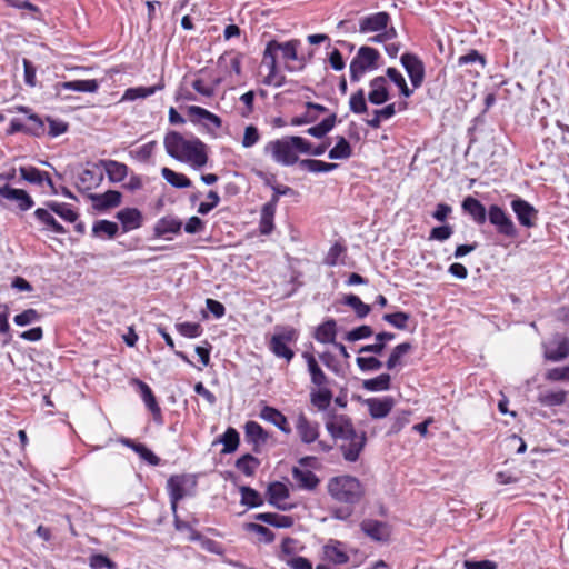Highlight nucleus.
Segmentation results:
<instances>
[{
    "label": "nucleus",
    "instance_id": "obj_1",
    "mask_svg": "<svg viewBox=\"0 0 569 569\" xmlns=\"http://www.w3.org/2000/svg\"><path fill=\"white\" fill-rule=\"evenodd\" d=\"M327 490L329 496L341 507L332 509V517L338 520H348L358 505L365 497V487L359 479L352 476H336L328 480Z\"/></svg>",
    "mask_w": 569,
    "mask_h": 569
},
{
    "label": "nucleus",
    "instance_id": "obj_2",
    "mask_svg": "<svg viewBox=\"0 0 569 569\" xmlns=\"http://www.w3.org/2000/svg\"><path fill=\"white\" fill-rule=\"evenodd\" d=\"M326 429L335 440L343 441L340 450L346 461L355 462L359 459L367 442L366 432L358 433L348 416L329 412Z\"/></svg>",
    "mask_w": 569,
    "mask_h": 569
},
{
    "label": "nucleus",
    "instance_id": "obj_3",
    "mask_svg": "<svg viewBox=\"0 0 569 569\" xmlns=\"http://www.w3.org/2000/svg\"><path fill=\"white\" fill-rule=\"evenodd\" d=\"M163 144L173 159L190 162L198 168L207 163L206 144L198 138L186 139L181 133L170 131L166 134Z\"/></svg>",
    "mask_w": 569,
    "mask_h": 569
},
{
    "label": "nucleus",
    "instance_id": "obj_4",
    "mask_svg": "<svg viewBox=\"0 0 569 569\" xmlns=\"http://www.w3.org/2000/svg\"><path fill=\"white\" fill-rule=\"evenodd\" d=\"M295 140H302V137L287 136L282 139L270 141L264 147V151L270 152L277 163L286 167L293 166L300 161L297 156L299 147Z\"/></svg>",
    "mask_w": 569,
    "mask_h": 569
},
{
    "label": "nucleus",
    "instance_id": "obj_5",
    "mask_svg": "<svg viewBox=\"0 0 569 569\" xmlns=\"http://www.w3.org/2000/svg\"><path fill=\"white\" fill-rule=\"evenodd\" d=\"M379 59L380 53L377 49L368 46L360 47L350 62V80L358 82L367 72L376 70Z\"/></svg>",
    "mask_w": 569,
    "mask_h": 569
},
{
    "label": "nucleus",
    "instance_id": "obj_6",
    "mask_svg": "<svg viewBox=\"0 0 569 569\" xmlns=\"http://www.w3.org/2000/svg\"><path fill=\"white\" fill-rule=\"evenodd\" d=\"M196 487L197 479L191 475H173L167 480L166 488L173 513H176L180 500L194 495Z\"/></svg>",
    "mask_w": 569,
    "mask_h": 569
},
{
    "label": "nucleus",
    "instance_id": "obj_7",
    "mask_svg": "<svg viewBox=\"0 0 569 569\" xmlns=\"http://www.w3.org/2000/svg\"><path fill=\"white\" fill-rule=\"evenodd\" d=\"M300 46V41L298 39H292L286 42H279L277 40L268 41L263 54L270 59H278V53H281V58L284 61H299L300 67L299 70H302L307 63L306 57L298 56V48Z\"/></svg>",
    "mask_w": 569,
    "mask_h": 569
},
{
    "label": "nucleus",
    "instance_id": "obj_8",
    "mask_svg": "<svg viewBox=\"0 0 569 569\" xmlns=\"http://www.w3.org/2000/svg\"><path fill=\"white\" fill-rule=\"evenodd\" d=\"M298 331L295 328H282L281 331L276 332L271 337L269 349L276 357L283 358L287 362H290L295 357V352L289 345L295 343L298 340Z\"/></svg>",
    "mask_w": 569,
    "mask_h": 569
},
{
    "label": "nucleus",
    "instance_id": "obj_9",
    "mask_svg": "<svg viewBox=\"0 0 569 569\" xmlns=\"http://www.w3.org/2000/svg\"><path fill=\"white\" fill-rule=\"evenodd\" d=\"M489 222L496 228L497 232L506 238H516L518 230L510 216L498 204H491L488 209Z\"/></svg>",
    "mask_w": 569,
    "mask_h": 569
},
{
    "label": "nucleus",
    "instance_id": "obj_10",
    "mask_svg": "<svg viewBox=\"0 0 569 569\" xmlns=\"http://www.w3.org/2000/svg\"><path fill=\"white\" fill-rule=\"evenodd\" d=\"M7 201L14 202L17 209L22 212L30 210L34 206V200L26 190L13 188L8 183L0 187V206L7 208Z\"/></svg>",
    "mask_w": 569,
    "mask_h": 569
},
{
    "label": "nucleus",
    "instance_id": "obj_11",
    "mask_svg": "<svg viewBox=\"0 0 569 569\" xmlns=\"http://www.w3.org/2000/svg\"><path fill=\"white\" fill-rule=\"evenodd\" d=\"M400 62L410 79L412 89L420 88L426 74L423 61L416 53L405 52L400 57Z\"/></svg>",
    "mask_w": 569,
    "mask_h": 569
},
{
    "label": "nucleus",
    "instance_id": "obj_12",
    "mask_svg": "<svg viewBox=\"0 0 569 569\" xmlns=\"http://www.w3.org/2000/svg\"><path fill=\"white\" fill-rule=\"evenodd\" d=\"M511 209L515 212L518 222L525 228H533L538 220V210L527 200L515 197L511 200Z\"/></svg>",
    "mask_w": 569,
    "mask_h": 569
},
{
    "label": "nucleus",
    "instance_id": "obj_13",
    "mask_svg": "<svg viewBox=\"0 0 569 569\" xmlns=\"http://www.w3.org/2000/svg\"><path fill=\"white\" fill-rule=\"evenodd\" d=\"M217 69L223 72L224 76L216 77V86L222 81L226 76H240L241 73V54L234 51L226 52L219 57L217 61Z\"/></svg>",
    "mask_w": 569,
    "mask_h": 569
},
{
    "label": "nucleus",
    "instance_id": "obj_14",
    "mask_svg": "<svg viewBox=\"0 0 569 569\" xmlns=\"http://www.w3.org/2000/svg\"><path fill=\"white\" fill-rule=\"evenodd\" d=\"M543 356L549 361H561L569 356V338L556 335L549 342L543 343Z\"/></svg>",
    "mask_w": 569,
    "mask_h": 569
},
{
    "label": "nucleus",
    "instance_id": "obj_15",
    "mask_svg": "<svg viewBox=\"0 0 569 569\" xmlns=\"http://www.w3.org/2000/svg\"><path fill=\"white\" fill-rule=\"evenodd\" d=\"M360 528L366 536L377 542H387L391 536L390 526L383 521L363 519L360 523Z\"/></svg>",
    "mask_w": 569,
    "mask_h": 569
},
{
    "label": "nucleus",
    "instance_id": "obj_16",
    "mask_svg": "<svg viewBox=\"0 0 569 569\" xmlns=\"http://www.w3.org/2000/svg\"><path fill=\"white\" fill-rule=\"evenodd\" d=\"M19 173L22 180L39 187L46 183L51 189V193H58L54 183L47 171H42L33 166H27L20 167Z\"/></svg>",
    "mask_w": 569,
    "mask_h": 569
},
{
    "label": "nucleus",
    "instance_id": "obj_17",
    "mask_svg": "<svg viewBox=\"0 0 569 569\" xmlns=\"http://www.w3.org/2000/svg\"><path fill=\"white\" fill-rule=\"evenodd\" d=\"M390 22V14L386 11H379L376 13H371L362 17L359 20V32L369 33V32H380L388 28Z\"/></svg>",
    "mask_w": 569,
    "mask_h": 569
},
{
    "label": "nucleus",
    "instance_id": "obj_18",
    "mask_svg": "<svg viewBox=\"0 0 569 569\" xmlns=\"http://www.w3.org/2000/svg\"><path fill=\"white\" fill-rule=\"evenodd\" d=\"M104 179V172L101 167H98V162L92 163L91 168L82 170L78 176L77 187L79 190H92L98 188Z\"/></svg>",
    "mask_w": 569,
    "mask_h": 569
},
{
    "label": "nucleus",
    "instance_id": "obj_19",
    "mask_svg": "<svg viewBox=\"0 0 569 569\" xmlns=\"http://www.w3.org/2000/svg\"><path fill=\"white\" fill-rule=\"evenodd\" d=\"M268 437V432L257 421L250 420L246 422L244 438L247 442L252 445L253 452H260L261 447L266 445Z\"/></svg>",
    "mask_w": 569,
    "mask_h": 569
},
{
    "label": "nucleus",
    "instance_id": "obj_20",
    "mask_svg": "<svg viewBox=\"0 0 569 569\" xmlns=\"http://www.w3.org/2000/svg\"><path fill=\"white\" fill-rule=\"evenodd\" d=\"M372 419L386 418L395 406V399L390 396L383 398H368L365 400Z\"/></svg>",
    "mask_w": 569,
    "mask_h": 569
},
{
    "label": "nucleus",
    "instance_id": "obj_21",
    "mask_svg": "<svg viewBox=\"0 0 569 569\" xmlns=\"http://www.w3.org/2000/svg\"><path fill=\"white\" fill-rule=\"evenodd\" d=\"M369 87L368 100L370 103L381 106L390 99L386 77H375L370 80Z\"/></svg>",
    "mask_w": 569,
    "mask_h": 569
},
{
    "label": "nucleus",
    "instance_id": "obj_22",
    "mask_svg": "<svg viewBox=\"0 0 569 569\" xmlns=\"http://www.w3.org/2000/svg\"><path fill=\"white\" fill-rule=\"evenodd\" d=\"M116 217L120 221L123 232L139 229L143 222L142 213L137 208H123L117 212Z\"/></svg>",
    "mask_w": 569,
    "mask_h": 569
},
{
    "label": "nucleus",
    "instance_id": "obj_23",
    "mask_svg": "<svg viewBox=\"0 0 569 569\" xmlns=\"http://www.w3.org/2000/svg\"><path fill=\"white\" fill-rule=\"evenodd\" d=\"M296 429L303 443H312L319 437V423L311 422L303 413L298 416Z\"/></svg>",
    "mask_w": 569,
    "mask_h": 569
},
{
    "label": "nucleus",
    "instance_id": "obj_24",
    "mask_svg": "<svg viewBox=\"0 0 569 569\" xmlns=\"http://www.w3.org/2000/svg\"><path fill=\"white\" fill-rule=\"evenodd\" d=\"M98 167L107 173L110 182H121L128 176V166L110 159H101L98 161Z\"/></svg>",
    "mask_w": 569,
    "mask_h": 569
},
{
    "label": "nucleus",
    "instance_id": "obj_25",
    "mask_svg": "<svg viewBox=\"0 0 569 569\" xmlns=\"http://www.w3.org/2000/svg\"><path fill=\"white\" fill-rule=\"evenodd\" d=\"M465 213L469 214L477 224H483L488 218L486 207L476 198L468 196L461 203Z\"/></svg>",
    "mask_w": 569,
    "mask_h": 569
},
{
    "label": "nucleus",
    "instance_id": "obj_26",
    "mask_svg": "<svg viewBox=\"0 0 569 569\" xmlns=\"http://www.w3.org/2000/svg\"><path fill=\"white\" fill-rule=\"evenodd\" d=\"M89 198L97 210L104 211L118 207L121 203L122 194L117 190H108L102 194L91 193Z\"/></svg>",
    "mask_w": 569,
    "mask_h": 569
},
{
    "label": "nucleus",
    "instance_id": "obj_27",
    "mask_svg": "<svg viewBox=\"0 0 569 569\" xmlns=\"http://www.w3.org/2000/svg\"><path fill=\"white\" fill-rule=\"evenodd\" d=\"M54 89L57 94H61L63 90L92 93L99 89V82L96 79L64 81L58 82Z\"/></svg>",
    "mask_w": 569,
    "mask_h": 569
},
{
    "label": "nucleus",
    "instance_id": "obj_28",
    "mask_svg": "<svg viewBox=\"0 0 569 569\" xmlns=\"http://www.w3.org/2000/svg\"><path fill=\"white\" fill-rule=\"evenodd\" d=\"M266 493L269 505L280 510H287V507L280 503L289 497V489L284 483L280 481L269 483Z\"/></svg>",
    "mask_w": 569,
    "mask_h": 569
},
{
    "label": "nucleus",
    "instance_id": "obj_29",
    "mask_svg": "<svg viewBox=\"0 0 569 569\" xmlns=\"http://www.w3.org/2000/svg\"><path fill=\"white\" fill-rule=\"evenodd\" d=\"M291 473L298 487L303 490H315L320 482L318 476L308 469L293 467Z\"/></svg>",
    "mask_w": 569,
    "mask_h": 569
},
{
    "label": "nucleus",
    "instance_id": "obj_30",
    "mask_svg": "<svg viewBox=\"0 0 569 569\" xmlns=\"http://www.w3.org/2000/svg\"><path fill=\"white\" fill-rule=\"evenodd\" d=\"M260 418L272 423L284 433L291 432V428L286 416L273 407L264 406L260 411Z\"/></svg>",
    "mask_w": 569,
    "mask_h": 569
},
{
    "label": "nucleus",
    "instance_id": "obj_31",
    "mask_svg": "<svg viewBox=\"0 0 569 569\" xmlns=\"http://www.w3.org/2000/svg\"><path fill=\"white\" fill-rule=\"evenodd\" d=\"M51 212L52 211L47 207L38 208L33 212V216L41 224H43V230H48L57 234H64L67 232L66 228L54 219Z\"/></svg>",
    "mask_w": 569,
    "mask_h": 569
},
{
    "label": "nucleus",
    "instance_id": "obj_32",
    "mask_svg": "<svg viewBox=\"0 0 569 569\" xmlns=\"http://www.w3.org/2000/svg\"><path fill=\"white\" fill-rule=\"evenodd\" d=\"M302 358L307 362L308 372L310 375L311 382L317 387L327 386L329 380L326 373L322 371L320 366L318 365L315 356L308 351L302 353Z\"/></svg>",
    "mask_w": 569,
    "mask_h": 569
},
{
    "label": "nucleus",
    "instance_id": "obj_33",
    "mask_svg": "<svg viewBox=\"0 0 569 569\" xmlns=\"http://www.w3.org/2000/svg\"><path fill=\"white\" fill-rule=\"evenodd\" d=\"M337 336V322L335 319L329 318L320 323L313 333V338L323 345L333 343Z\"/></svg>",
    "mask_w": 569,
    "mask_h": 569
},
{
    "label": "nucleus",
    "instance_id": "obj_34",
    "mask_svg": "<svg viewBox=\"0 0 569 569\" xmlns=\"http://www.w3.org/2000/svg\"><path fill=\"white\" fill-rule=\"evenodd\" d=\"M262 64L268 68V74L263 79L266 86L280 88L286 83V77L278 70V61L263 54Z\"/></svg>",
    "mask_w": 569,
    "mask_h": 569
},
{
    "label": "nucleus",
    "instance_id": "obj_35",
    "mask_svg": "<svg viewBox=\"0 0 569 569\" xmlns=\"http://www.w3.org/2000/svg\"><path fill=\"white\" fill-rule=\"evenodd\" d=\"M254 519L276 528H290L295 523L293 518L291 516H284L273 512L256 513Z\"/></svg>",
    "mask_w": 569,
    "mask_h": 569
},
{
    "label": "nucleus",
    "instance_id": "obj_36",
    "mask_svg": "<svg viewBox=\"0 0 569 569\" xmlns=\"http://www.w3.org/2000/svg\"><path fill=\"white\" fill-rule=\"evenodd\" d=\"M332 397L333 393L327 386L318 387L317 390L310 392V402L319 411H326L331 403Z\"/></svg>",
    "mask_w": 569,
    "mask_h": 569
},
{
    "label": "nucleus",
    "instance_id": "obj_37",
    "mask_svg": "<svg viewBox=\"0 0 569 569\" xmlns=\"http://www.w3.org/2000/svg\"><path fill=\"white\" fill-rule=\"evenodd\" d=\"M396 338V335L388 331H382L376 335V342L372 345H365L359 348V353H373L381 355L386 348V343Z\"/></svg>",
    "mask_w": 569,
    "mask_h": 569
},
{
    "label": "nucleus",
    "instance_id": "obj_38",
    "mask_svg": "<svg viewBox=\"0 0 569 569\" xmlns=\"http://www.w3.org/2000/svg\"><path fill=\"white\" fill-rule=\"evenodd\" d=\"M191 87L200 94L211 97L213 94V79L210 77V72L200 70L192 80Z\"/></svg>",
    "mask_w": 569,
    "mask_h": 569
},
{
    "label": "nucleus",
    "instance_id": "obj_39",
    "mask_svg": "<svg viewBox=\"0 0 569 569\" xmlns=\"http://www.w3.org/2000/svg\"><path fill=\"white\" fill-rule=\"evenodd\" d=\"M341 542L335 541L333 543L323 547V557L326 560L333 565H345L349 561V556L340 549Z\"/></svg>",
    "mask_w": 569,
    "mask_h": 569
},
{
    "label": "nucleus",
    "instance_id": "obj_40",
    "mask_svg": "<svg viewBox=\"0 0 569 569\" xmlns=\"http://www.w3.org/2000/svg\"><path fill=\"white\" fill-rule=\"evenodd\" d=\"M372 113L373 117L371 119H367L366 123L372 129H379L383 120H388L397 113L396 103H389L381 109H375Z\"/></svg>",
    "mask_w": 569,
    "mask_h": 569
},
{
    "label": "nucleus",
    "instance_id": "obj_41",
    "mask_svg": "<svg viewBox=\"0 0 569 569\" xmlns=\"http://www.w3.org/2000/svg\"><path fill=\"white\" fill-rule=\"evenodd\" d=\"M299 167L313 173H327L336 170L338 168V163L325 162L316 159H302L299 161Z\"/></svg>",
    "mask_w": 569,
    "mask_h": 569
},
{
    "label": "nucleus",
    "instance_id": "obj_42",
    "mask_svg": "<svg viewBox=\"0 0 569 569\" xmlns=\"http://www.w3.org/2000/svg\"><path fill=\"white\" fill-rule=\"evenodd\" d=\"M182 222L173 217H163L154 226V234L163 237L167 233H178L181 230Z\"/></svg>",
    "mask_w": 569,
    "mask_h": 569
},
{
    "label": "nucleus",
    "instance_id": "obj_43",
    "mask_svg": "<svg viewBox=\"0 0 569 569\" xmlns=\"http://www.w3.org/2000/svg\"><path fill=\"white\" fill-rule=\"evenodd\" d=\"M44 204L64 221L76 222L78 219V213L68 203L50 200L46 201Z\"/></svg>",
    "mask_w": 569,
    "mask_h": 569
},
{
    "label": "nucleus",
    "instance_id": "obj_44",
    "mask_svg": "<svg viewBox=\"0 0 569 569\" xmlns=\"http://www.w3.org/2000/svg\"><path fill=\"white\" fill-rule=\"evenodd\" d=\"M134 383L140 390L141 398L147 408L156 416L161 413V409L157 402V399L152 392V389L143 381L134 379Z\"/></svg>",
    "mask_w": 569,
    "mask_h": 569
},
{
    "label": "nucleus",
    "instance_id": "obj_45",
    "mask_svg": "<svg viewBox=\"0 0 569 569\" xmlns=\"http://www.w3.org/2000/svg\"><path fill=\"white\" fill-rule=\"evenodd\" d=\"M352 156V148L350 142L342 136L337 137V142L333 148L328 152V158L331 160L349 159Z\"/></svg>",
    "mask_w": 569,
    "mask_h": 569
},
{
    "label": "nucleus",
    "instance_id": "obj_46",
    "mask_svg": "<svg viewBox=\"0 0 569 569\" xmlns=\"http://www.w3.org/2000/svg\"><path fill=\"white\" fill-rule=\"evenodd\" d=\"M413 349L412 343L406 341L397 345L390 352L386 367L388 370H392L398 366H401V358Z\"/></svg>",
    "mask_w": 569,
    "mask_h": 569
},
{
    "label": "nucleus",
    "instance_id": "obj_47",
    "mask_svg": "<svg viewBox=\"0 0 569 569\" xmlns=\"http://www.w3.org/2000/svg\"><path fill=\"white\" fill-rule=\"evenodd\" d=\"M239 491L241 493L240 503L247 506L248 508H258L261 507L264 502L261 495L249 486L239 487Z\"/></svg>",
    "mask_w": 569,
    "mask_h": 569
},
{
    "label": "nucleus",
    "instance_id": "obj_48",
    "mask_svg": "<svg viewBox=\"0 0 569 569\" xmlns=\"http://www.w3.org/2000/svg\"><path fill=\"white\" fill-rule=\"evenodd\" d=\"M337 123V114L331 113L329 117L325 118L322 121H320L318 124L310 127L307 129V133L321 139L327 136L336 126Z\"/></svg>",
    "mask_w": 569,
    "mask_h": 569
},
{
    "label": "nucleus",
    "instance_id": "obj_49",
    "mask_svg": "<svg viewBox=\"0 0 569 569\" xmlns=\"http://www.w3.org/2000/svg\"><path fill=\"white\" fill-rule=\"evenodd\" d=\"M164 87L162 82L151 86V87H137V88H129L124 91L123 100L133 101L136 99H144L152 94H154L157 91L161 90Z\"/></svg>",
    "mask_w": 569,
    "mask_h": 569
},
{
    "label": "nucleus",
    "instance_id": "obj_50",
    "mask_svg": "<svg viewBox=\"0 0 569 569\" xmlns=\"http://www.w3.org/2000/svg\"><path fill=\"white\" fill-rule=\"evenodd\" d=\"M362 387L371 392L387 391L391 388V377L389 373H381L375 378L363 380Z\"/></svg>",
    "mask_w": 569,
    "mask_h": 569
},
{
    "label": "nucleus",
    "instance_id": "obj_51",
    "mask_svg": "<svg viewBox=\"0 0 569 569\" xmlns=\"http://www.w3.org/2000/svg\"><path fill=\"white\" fill-rule=\"evenodd\" d=\"M342 303L352 308L359 319L366 318L371 311V307L353 293L346 295L342 299Z\"/></svg>",
    "mask_w": 569,
    "mask_h": 569
},
{
    "label": "nucleus",
    "instance_id": "obj_52",
    "mask_svg": "<svg viewBox=\"0 0 569 569\" xmlns=\"http://www.w3.org/2000/svg\"><path fill=\"white\" fill-rule=\"evenodd\" d=\"M218 442L223 445L222 453H231L236 451L239 446V432L234 428L229 427L222 437L216 440V443Z\"/></svg>",
    "mask_w": 569,
    "mask_h": 569
},
{
    "label": "nucleus",
    "instance_id": "obj_53",
    "mask_svg": "<svg viewBox=\"0 0 569 569\" xmlns=\"http://www.w3.org/2000/svg\"><path fill=\"white\" fill-rule=\"evenodd\" d=\"M386 76L399 88L402 97L410 98L413 94V89L408 87L405 77L398 69L389 67L386 70Z\"/></svg>",
    "mask_w": 569,
    "mask_h": 569
},
{
    "label": "nucleus",
    "instance_id": "obj_54",
    "mask_svg": "<svg viewBox=\"0 0 569 569\" xmlns=\"http://www.w3.org/2000/svg\"><path fill=\"white\" fill-rule=\"evenodd\" d=\"M347 252V247L340 242H335L330 249L328 250L326 257L323 258V263L329 267H335L338 263H343L342 257H345Z\"/></svg>",
    "mask_w": 569,
    "mask_h": 569
},
{
    "label": "nucleus",
    "instance_id": "obj_55",
    "mask_svg": "<svg viewBox=\"0 0 569 569\" xmlns=\"http://www.w3.org/2000/svg\"><path fill=\"white\" fill-rule=\"evenodd\" d=\"M260 466V460L251 453H246L236 461V468L243 475L251 477Z\"/></svg>",
    "mask_w": 569,
    "mask_h": 569
},
{
    "label": "nucleus",
    "instance_id": "obj_56",
    "mask_svg": "<svg viewBox=\"0 0 569 569\" xmlns=\"http://www.w3.org/2000/svg\"><path fill=\"white\" fill-rule=\"evenodd\" d=\"M274 216L276 210L269 209V207L261 208L260 220H259V232L262 236L270 234L274 229Z\"/></svg>",
    "mask_w": 569,
    "mask_h": 569
},
{
    "label": "nucleus",
    "instance_id": "obj_57",
    "mask_svg": "<svg viewBox=\"0 0 569 569\" xmlns=\"http://www.w3.org/2000/svg\"><path fill=\"white\" fill-rule=\"evenodd\" d=\"M189 120L193 123L204 124L213 123V113L198 106H189L187 109Z\"/></svg>",
    "mask_w": 569,
    "mask_h": 569
},
{
    "label": "nucleus",
    "instance_id": "obj_58",
    "mask_svg": "<svg viewBox=\"0 0 569 569\" xmlns=\"http://www.w3.org/2000/svg\"><path fill=\"white\" fill-rule=\"evenodd\" d=\"M161 174L163 179L174 188L182 189L191 186V181L188 177L167 167L162 168Z\"/></svg>",
    "mask_w": 569,
    "mask_h": 569
},
{
    "label": "nucleus",
    "instance_id": "obj_59",
    "mask_svg": "<svg viewBox=\"0 0 569 569\" xmlns=\"http://www.w3.org/2000/svg\"><path fill=\"white\" fill-rule=\"evenodd\" d=\"M119 227L116 222L109 220H97L92 227V234L100 237L102 233L112 239L118 233Z\"/></svg>",
    "mask_w": 569,
    "mask_h": 569
},
{
    "label": "nucleus",
    "instance_id": "obj_60",
    "mask_svg": "<svg viewBox=\"0 0 569 569\" xmlns=\"http://www.w3.org/2000/svg\"><path fill=\"white\" fill-rule=\"evenodd\" d=\"M480 64L481 69L487 66V59L476 49H470L466 54H462L457 60L458 67Z\"/></svg>",
    "mask_w": 569,
    "mask_h": 569
},
{
    "label": "nucleus",
    "instance_id": "obj_61",
    "mask_svg": "<svg viewBox=\"0 0 569 569\" xmlns=\"http://www.w3.org/2000/svg\"><path fill=\"white\" fill-rule=\"evenodd\" d=\"M299 147V152L300 153H305V154H310V156H322L327 148L330 146V141H327V142H322L316 147L312 146V143L310 141H308L307 139L302 138V140H295Z\"/></svg>",
    "mask_w": 569,
    "mask_h": 569
},
{
    "label": "nucleus",
    "instance_id": "obj_62",
    "mask_svg": "<svg viewBox=\"0 0 569 569\" xmlns=\"http://www.w3.org/2000/svg\"><path fill=\"white\" fill-rule=\"evenodd\" d=\"M349 109L356 114H362L368 111L365 90L362 88L358 89L355 93L351 94L349 99Z\"/></svg>",
    "mask_w": 569,
    "mask_h": 569
},
{
    "label": "nucleus",
    "instance_id": "obj_63",
    "mask_svg": "<svg viewBox=\"0 0 569 569\" xmlns=\"http://www.w3.org/2000/svg\"><path fill=\"white\" fill-rule=\"evenodd\" d=\"M382 319L399 330H406L410 315L405 311H397L393 313H385Z\"/></svg>",
    "mask_w": 569,
    "mask_h": 569
},
{
    "label": "nucleus",
    "instance_id": "obj_64",
    "mask_svg": "<svg viewBox=\"0 0 569 569\" xmlns=\"http://www.w3.org/2000/svg\"><path fill=\"white\" fill-rule=\"evenodd\" d=\"M538 401L546 407L560 406L566 401V393L565 391H548L540 393Z\"/></svg>",
    "mask_w": 569,
    "mask_h": 569
}]
</instances>
